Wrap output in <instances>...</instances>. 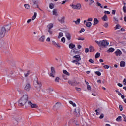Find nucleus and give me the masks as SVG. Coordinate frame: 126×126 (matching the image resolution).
Segmentation results:
<instances>
[{
	"mask_svg": "<svg viewBox=\"0 0 126 126\" xmlns=\"http://www.w3.org/2000/svg\"><path fill=\"white\" fill-rule=\"evenodd\" d=\"M102 20H103V21H107L108 20V16H107V15H104L102 17Z\"/></svg>",
	"mask_w": 126,
	"mask_h": 126,
	"instance_id": "a878e982",
	"label": "nucleus"
},
{
	"mask_svg": "<svg viewBox=\"0 0 126 126\" xmlns=\"http://www.w3.org/2000/svg\"><path fill=\"white\" fill-rule=\"evenodd\" d=\"M33 85L35 86V87L37 88V89H38V90H40L41 89L42 84H41V82H38L37 78H35L34 79L33 81Z\"/></svg>",
	"mask_w": 126,
	"mask_h": 126,
	"instance_id": "39448f33",
	"label": "nucleus"
},
{
	"mask_svg": "<svg viewBox=\"0 0 126 126\" xmlns=\"http://www.w3.org/2000/svg\"><path fill=\"white\" fill-rule=\"evenodd\" d=\"M85 53H88V52H89V49L88 48H86L85 49Z\"/></svg>",
	"mask_w": 126,
	"mask_h": 126,
	"instance_id": "69168bd1",
	"label": "nucleus"
},
{
	"mask_svg": "<svg viewBox=\"0 0 126 126\" xmlns=\"http://www.w3.org/2000/svg\"><path fill=\"white\" fill-rule=\"evenodd\" d=\"M77 39L79 41H84V38L83 37H79Z\"/></svg>",
	"mask_w": 126,
	"mask_h": 126,
	"instance_id": "c03bdc74",
	"label": "nucleus"
},
{
	"mask_svg": "<svg viewBox=\"0 0 126 126\" xmlns=\"http://www.w3.org/2000/svg\"><path fill=\"white\" fill-rule=\"evenodd\" d=\"M120 65L121 67H125L126 66V63L124 61H121Z\"/></svg>",
	"mask_w": 126,
	"mask_h": 126,
	"instance_id": "2eb2a0df",
	"label": "nucleus"
},
{
	"mask_svg": "<svg viewBox=\"0 0 126 126\" xmlns=\"http://www.w3.org/2000/svg\"><path fill=\"white\" fill-rule=\"evenodd\" d=\"M116 121H117V122H121V121H122V116H118L116 118Z\"/></svg>",
	"mask_w": 126,
	"mask_h": 126,
	"instance_id": "c85d7f7f",
	"label": "nucleus"
},
{
	"mask_svg": "<svg viewBox=\"0 0 126 126\" xmlns=\"http://www.w3.org/2000/svg\"><path fill=\"white\" fill-rule=\"evenodd\" d=\"M68 83L70 84V85H71L72 86H75L76 85V84L74 82H72L71 81H68Z\"/></svg>",
	"mask_w": 126,
	"mask_h": 126,
	"instance_id": "6ab92c4d",
	"label": "nucleus"
},
{
	"mask_svg": "<svg viewBox=\"0 0 126 126\" xmlns=\"http://www.w3.org/2000/svg\"><path fill=\"white\" fill-rule=\"evenodd\" d=\"M80 19H78L76 21H73V22L75 23V24H77V25H78L80 23Z\"/></svg>",
	"mask_w": 126,
	"mask_h": 126,
	"instance_id": "5701e85b",
	"label": "nucleus"
},
{
	"mask_svg": "<svg viewBox=\"0 0 126 126\" xmlns=\"http://www.w3.org/2000/svg\"><path fill=\"white\" fill-rule=\"evenodd\" d=\"M49 8H50V9H53V8H54V4L53 3L50 4Z\"/></svg>",
	"mask_w": 126,
	"mask_h": 126,
	"instance_id": "ea45409f",
	"label": "nucleus"
},
{
	"mask_svg": "<svg viewBox=\"0 0 126 126\" xmlns=\"http://www.w3.org/2000/svg\"><path fill=\"white\" fill-rule=\"evenodd\" d=\"M79 112H80L79 108H77L75 109L74 114L76 115L77 116H79V114H80Z\"/></svg>",
	"mask_w": 126,
	"mask_h": 126,
	"instance_id": "ddd939ff",
	"label": "nucleus"
},
{
	"mask_svg": "<svg viewBox=\"0 0 126 126\" xmlns=\"http://www.w3.org/2000/svg\"><path fill=\"white\" fill-rule=\"evenodd\" d=\"M115 51V48H110L107 51V53H113V52H114Z\"/></svg>",
	"mask_w": 126,
	"mask_h": 126,
	"instance_id": "a211bd4d",
	"label": "nucleus"
},
{
	"mask_svg": "<svg viewBox=\"0 0 126 126\" xmlns=\"http://www.w3.org/2000/svg\"><path fill=\"white\" fill-rule=\"evenodd\" d=\"M62 37H63V32H59L58 36V38L61 39Z\"/></svg>",
	"mask_w": 126,
	"mask_h": 126,
	"instance_id": "b1692460",
	"label": "nucleus"
},
{
	"mask_svg": "<svg viewBox=\"0 0 126 126\" xmlns=\"http://www.w3.org/2000/svg\"><path fill=\"white\" fill-rule=\"evenodd\" d=\"M24 7L26 9H29L30 8V5H29V4H24Z\"/></svg>",
	"mask_w": 126,
	"mask_h": 126,
	"instance_id": "7c9ffc66",
	"label": "nucleus"
},
{
	"mask_svg": "<svg viewBox=\"0 0 126 126\" xmlns=\"http://www.w3.org/2000/svg\"><path fill=\"white\" fill-rule=\"evenodd\" d=\"M120 111H123V106L121 105H119Z\"/></svg>",
	"mask_w": 126,
	"mask_h": 126,
	"instance_id": "4d7b16f0",
	"label": "nucleus"
},
{
	"mask_svg": "<svg viewBox=\"0 0 126 126\" xmlns=\"http://www.w3.org/2000/svg\"><path fill=\"white\" fill-rule=\"evenodd\" d=\"M95 74L98 75V76H101V72H100V71H96L95 72Z\"/></svg>",
	"mask_w": 126,
	"mask_h": 126,
	"instance_id": "79ce46f5",
	"label": "nucleus"
},
{
	"mask_svg": "<svg viewBox=\"0 0 126 126\" xmlns=\"http://www.w3.org/2000/svg\"><path fill=\"white\" fill-rule=\"evenodd\" d=\"M27 104L29 107H31V108H32L33 109L38 108V105L36 103H32L31 101H28Z\"/></svg>",
	"mask_w": 126,
	"mask_h": 126,
	"instance_id": "0eeeda50",
	"label": "nucleus"
},
{
	"mask_svg": "<svg viewBox=\"0 0 126 126\" xmlns=\"http://www.w3.org/2000/svg\"><path fill=\"white\" fill-rule=\"evenodd\" d=\"M73 59H75V60L72 61V63H75L76 65H77V66L80 65V63H79V61L81 60L80 55H75L73 56Z\"/></svg>",
	"mask_w": 126,
	"mask_h": 126,
	"instance_id": "20e7f679",
	"label": "nucleus"
},
{
	"mask_svg": "<svg viewBox=\"0 0 126 126\" xmlns=\"http://www.w3.org/2000/svg\"><path fill=\"white\" fill-rule=\"evenodd\" d=\"M25 77H28L29 76V75L30 74V71L29 70H26L24 73Z\"/></svg>",
	"mask_w": 126,
	"mask_h": 126,
	"instance_id": "f8f14e48",
	"label": "nucleus"
},
{
	"mask_svg": "<svg viewBox=\"0 0 126 126\" xmlns=\"http://www.w3.org/2000/svg\"><path fill=\"white\" fill-rule=\"evenodd\" d=\"M57 43L56 42V41H54V40H53V41H52V45H54V46H55V45H56Z\"/></svg>",
	"mask_w": 126,
	"mask_h": 126,
	"instance_id": "09e8293b",
	"label": "nucleus"
},
{
	"mask_svg": "<svg viewBox=\"0 0 126 126\" xmlns=\"http://www.w3.org/2000/svg\"><path fill=\"white\" fill-rule=\"evenodd\" d=\"M95 112L96 113V115H100V112H98V110H95Z\"/></svg>",
	"mask_w": 126,
	"mask_h": 126,
	"instance_id": "13d9d810",
	"label": "nucleus"
},
{
	"mask_svg": "<svg viewBox=\"0 0 126 126\" xmlns=\"http://www.w3.org/2000/svg\"><path fill=\"white\" fill-rule=\"evenodd\" d=\"M118 86H119V87H123V84H121V83H118L117 84Z\"/></svg>",
	"mask_w": 126,
	"mask_h": 126,
	"instance_id": "052dcab7",
	"label": "nucleus"
},
{
	"mask_svg": "<svg viewBox=\"0 0 126 126\" xmlns=\"http://www.w3.org/2000/svg\"><path fill=\"white\" fill-rule=\"evenodd\" d=\"M103 67H104V68H105V69H109V66H108V65H104V66H103Z\"/></svg>",
	"mask_w": 126,
	"mask_h": 126,
	"instance_id": "603ef678",
	"label": "nucleus"
},
{
	"mask_svg": "<svg viewBox=\"0 0 126 126\" xmlns=\"http://www.w3.org/2000/svg\"><path fill=\"white\" fill-rule=\"evenodd\" d=\"M96 4L98 5V6H100L101 8H103V7L102 6V5L101 4V3L99 2H97Z\"/></svg>",
	"mask_w": 126,
	"mask_h": 126,
	"instance_id": "49530a36",
	"label": "nucleus"
},
{
	"mask_svg": "<svg viewBox=\"0 0 126 126\" xmlns=\"http://www.w3.org/2000/svg\"><path fill=\"white\" fill-rule=\"evenodd\" d=\"M103 26H104V27L107 28V27H108V26H109V24L108 23H104Z\"/></svg>",
	"mask_w": 126,
	"mask_h": 126,
	"instance_id": "a19ab883",
	"label": "nucleus"
},
{
	"mask_svg": "<svg viewBox=\"0 0 126 126\" xmlns=\"http://www.w3.org/2000/svg\"><path fill=\"white\" fill-rule=\"evenodd\" d=\"M46 42H51V38H50V37H47L46 39Z\"/></svg>",
	"mask_w": 126,
	"mask_h": 126,
	"instance_id": "bf43d9fd",
	"label": "nucleus"
},
{
	"mask_svg": "<svg viewBox=\"0 0 126 126\" xmlns=\"http://www.w3.org/2000/svg\"><path fill=\"white\" fill-rule=\"evenodd\" d=\"M36 17H37V13L36 12H34V15L32 17V20H35V19H36Z\"/></svg>",
	"mask_w": 126,
	"mask_h": 126,
	"instance_id": "c756f323",
	"label": "nucleus"
},
{
	"mask_svg": "<svg viewBox=\"0 0 126 126\" xmlns=\"http://www.w3.org/2000/svg\"><path fill=\"white\" fill-rule=\"evenodd\" d=\"M92 25V23L91 22H87L86 23V26L87 27H91Z\"/></svg>",
	"mask_w": 126,
	"mask_h": 126,
	"instance_id": "4be33fe9",
	"label": "nucleus"
},
{
	"mask_svg": "<svg viewBox=\"0 0 126 126\" xmlns=\"http://www.w3.org/2000/svg\"><path fill=\"white\" fill-rule=\"evenodd\" d=\"M63 73H64V74H65L66 75H68V76H69V75H70V74L65 70H63Z\"/></svg>",
	"mask_w": 126,
	"mask_h": 126,
	"instance_id": "393cba45",
	"label": "nucleus"
},
{
	"mask_svg": "<svg viewBox=\"0 0 126 126\" xmlns=\"http://www.w3.org/2000/svg\"><path fill=\"white\" fill-rule=\"evenodd\" d=\"M53 27H54V24L52 23H50L47 25V28H48V29H52Z\"/></svg>",
	"mask_w": 126,
	"mask_h": 126,
	"instance_id": "412c9836",
	"label": "nucleus"
},
{
	"mask_svg": "<svg viewBox=\"0 0 126 126\" xmlns=\"http://www.w3.org/2000/svg\"><path fill=\"white\" fill-rule=\"evenodd\" d=\"M93 19L92 18H89L87 20V21H92Z\"/></svg>",
	"mask_w": 126,
	"mask_h": 126,
	"instance_id": "e2e57ef3",
	"label": "nucleus"
},
{
	"mask_svg": "<svg viewBox=\"0 0 126 126\" xmlns=\"http://www.w3.org/2000/svg\"><path fill=\"white\" fill-rule=\"evenodd\" d=\"M114 53L117 57H120L122 54V51L120 49H117Z\"/></svg>",
	"mask_w": 126,
	"mask_h": 126,
	"instance_id": "9d476101",
	"label": "nucleus"
},
{
	"mask_svg": "<svg viewBox=\"0 0 126 126\" xmlns=\"http://www.w3.org/2000/svg\"><path fill=\"white\" fill-rule=\"evenodd\" d=\"M60 80H61V79H60L59 77H56L55 79V82L59 83V82H60Z\"/></svg>",
	"mask_w": 126,
	"mask_h": 126,
	"instance_id": "72a5a7b5",
	"label": "nucleus"
},
{
	"mask_svg": "<svg viewBox=\"0 0 126 126\" xmlns=\"http://www.w3.org/2000/svg\"><path fill=\"white\" fill-rule=\"evenodd\" d=\"M98 23H99V20H98V19L94 18V24H93V25H96L98 24Z\"/></svg>",
	"mask_w": 126,
	"mask_h": 126,
	"instance_id": "dca6fc26",
	"label": "nucleus"
},
{
	"mask_svg": "<svg viewBox=\"0 0 126 126\" xmlns=\"http://www.w3.org/2000/svg\"><path fill=\"white\" fill-rule=\"evenodd\" d=\"M95 43L98 45L100 48H106L107 46H109V42L107 41V40H103L101 41H95Z\"/></svg>",
	"mask_w": 126,
	"mask_h": 126,
	"instance_id": "7ed1b4c3",
	"label": "nucleus"
},
{
	"mask_svg": "<svg viewBox=\"0 0 126 126\" xmlns=\"http://www.w3.org/2000/svg\"><path fill=\"white\" fill-rule=\"evenodd\" d=\"M61 42H62V43H65V37H62L61 38Z\"/></svg>",
	"mask_w": 126,
	"mask_h": 126,
	"instance_id": "58836bf2",
	"label": "nucleus"
},
{
	"mask_svg": "<svg viewBox=\"0 0 126 126\" xmlns=\"http://www.w3.org/2000/svg\"><path fill=\"white\" fill-rule=\"evenodd\" d=\"M103 118H104V114H101L99 117V119H103Z\"/></svg>",
	"mask_w": 126,
	"mask_h": 126,
	"instance_id": "6e6d98bb",
	"label": "nucleus"
},
{
	"mask_svg": "<svg viewBox=\"0 0 126 126\" xmlns=\"http://www.w3.org/2000/svg\"><path fill=\"white\" fill-rule=\"evenodd\" d=\"M112 14H113V15H115V14H116V10H113L112 11Z\"/></svg>",
	"mask_w": 126,
	"mask_h": 126,
	"instance_id": "680f3d73",
	"label": "nucleus"
},
{
	"mask_svg": "<svg viewBox=\"0 0 126 126\" xmlns=\"http://www.w3.org/2000/svg\"><path fill=\"white\" fill-rule=\"evenodd\" d=\"M11 28V25L10 24L6 25L4 27H1L0 28V37L3 38L5 36V33L10 30Z\"/></svg>",
	"mask_w": 126,
	"mask_h": 126,
	"instance_id": "f257e3e1",
	"label": "nucleus"
},
{
	"mask_svg": "<svg viewBox=\"0 0 126 126\" xmlns=\"http://www.w3.org/2000/svg\"><path fill=\"white\" fill-rule=\"evenodd\" d=\"M83 126H89V124H87V123H86V122H84Z\"/></svg>",
	"mask_w": 126,
	"mask_h": 126,
	"instance_id": "a18cd8bd",
	"label": "nucleus"
},
{
	"mask_svg": "<svg viewBox=\"0 0 126 126\" xmlns=\"http://www.w3.org/2000/svg\"><path fill=\"white\" fill-rule=\"evenodd\" d=\"M70 6H71V7H72L73 9H77L78 10H79V9L81 8V4L80 3H78L76 5L71 4L70 5Z\"/></svg>",
	"mask_w": 126,
	"mask_h": 126,
	"instance_id": "423d86ee",
	"label": "nucleus"
},
{
	"mask_svg": "<svg viewBox=\"0 0 126 126\" xmlns=\"http://www.w3.org/2000/svg\"><path fill=\"white\" fill-rule=\"evenodd\" d=\"M90 52H94V48L92 46L89 47Z\"/></svg>",
	"mask_w": 126,
	"mask_h": 126,
	"instance_id": "f704fd0d",
	"label": "nucleus"
},
{
	"mask_svg": "<svg viewBox=\"0 0 126 126\" xmlns=\"http://www.w3.org/2000/svg\"><path fill=\"white\" fill-rule=\"evenodd\" d=\"M47 31L49 33V35H53V31H52V30L48 29Z\"/></svg>",
	"mask_w": 126,
	"mask_h": 126,
	"instance_id": "473e14b6",
	"label": "nucleus"
},
{
	"mask_svg": "<svg viewBox=\"0 0 126 126\" xmlns=\"http://www.w3.org/2000/svg\"><path fill=\"white\" fill-rule=\"evenodd\" d=\"M115 30L120 29V28H121V26H120V25L119 24H117L115 27Z\"/></svg>",
	"mask_w": 126,
	"mask_h": 126,
	"instance_id": "c9c22d12",
	"label": "nucleus"
},
{
	"mask_svg": "<svg viewBox=\"0 0 126 126\" xmlns=\"http://www.w3.org/2000/svg\"><path fill=\"white\" fill-rule=\"evenodd\" d=\"M104 13H105V14H110V11H105L104 12Z\"/></svg>",
	"mask_w": 126,
	"mask_h": 126,
	"instance_id": "3c124183",
	"label": "nucleus"
},
{
	"mask_svg": "<svg viewBox=\"0 0 126 126\" xmlns=\"http://www.w3.org/2000/svg\"><path fill=\"white\" fill-rule=\"evenodd\" d=\"M76 90H77V91H80L81 90V89L79 88H78V87H76Z\"/></svg>",
	"mask_w": 126,
	"mask_h": 126,
	"instance_id": "774afa93",
	"label": "nucleus"
},
{
	"mask_svg": "<svg viewBox=\"0 0 126 126\" xmlns=\"http://www.w3.org/2000/svg\"><path fill=\"white\" fill-rule=\"evenodd\" d=\"M55 47H56V48H58V49H61V45H60V44L57 43L56 45H54Z\"/></svg>",
	"mask_w": 126,
	"mask_h": 126,
	"instance_id": "4c0bfd02",
	"label": "nucleus"
},
{
	"mask_svg": "<svg viewBox=\"0 0 126 126\" xmlns=\"http://www.w3.org/2000/svg\"><path fill=\"white\" fill-rule=\"evenodd\" d=\"M54 91V89L52 88H48L47 89H46V92L48 93H52Z\"/></svg>",
	"mask_w": 126,
	"mask_h": 126,
	"instance_id": "f3484780",
	"label": "nucleus"
},
{
	"mask_svg": "<svg viewBox=\"0 0 126 126\" xmlns=\"http://www.w3.org/2000/svg\"><path fill=\"white\" fill-rule=\"evenodd\" d=\"M32 21V19H28L27 20V23H30V22H31Z\"/></svg>",
	"mask_w": 126,
	"mask_h": 126,
	"instance_id": "338daca9",
	"label": "nucleus"
},
{
	"mask_svg": "<svg viewBox=\"0 0 126 126\" xmlns=\"http://www.w3.org/2000/svg\"><path fill=\"white\" fill-rule=\"evenodd\" d=\"M64 19H65V18L64 17H62L61 19L59 20V22L61 23H63L64 22Z\"/></svg>",
	"mask_w": 126,
	"mask_h": 126,
	"instance_id": "aec40b11",
	"label": "nucleus"
},
{
	"mask_svg": "<svg viewBox=\"0 0 126 126\" xmlns=\"http://www.w3.org/2000/svg\"><path fill=\"white\" fill-rule=\"evenodd\" d=\"M31 88V85H30V84H29V83L26 84L24 87V89L25 90H26V91H29Z\"/></svg>",
	"mask_w": 126,
	"mask_h": 126,
	"instance_id": "6e6552de",
	"label": "nucleus"
},
{
	"mask_svg": "<svg viewBox=\"0 0 126 126\" xmlns=\"http://www.w3.org/2000/svg\"><path fill=\"white\" fill-rule=\"evenodd\" d=\"M28 101V95L25 94L21 97L18 101V105L20 107H23Z\"/></svg>",
	"mask_w": 126,
	"mask_h": 126,
	"instance_id": "f03ea898",
	"label": "nucleus"
},
{
	"mask_svg": "<svg viewBox=\"0 0 126 126\" xmlns=\"http://www.w3.org/2000/svg\"><path fill=\"white\" fill-rule=\"evenodd\" d=\"M51 72L50 73V76H51V77H55V73H56V72L55 71V68L51 67Z\"/></svg>",
	"mask_w": 126,
	"mask_h": 126,
	"instance_id": "1a4fd4ad",
	"label": "nucleus"
},
{
	"mask_svg": "<svg viewBox=\"0 0 126 126\" xmlns=\"http://www.w3.org/2000/svg\"><path fill=\"white\" fill-rule=\"evenodd\" d=\"M123 82L124 85H126V79H124Z\"/></svg>",
	"mask_w": 126,
	"mask_h": 126,
	"instance_id": "8fccbe9b",
	"label": "nucleus"
},
{
	"mask_svg": "<svg viewBox=\"0 0 126 126\" xmlns=\"http://www.w3.org/2000/svg\"><path fill=\"white\" fill-rule=\"evenodd\" d=\"M89 62H90V63H94V60H93V59H90L89 60Z\"/></svg>",
	"mask_w": 126,
	"mask_h": 126,
	"instance_id": "0e129e2a",
	"label": "nucleus"
},
{
	"mask_svg": "<svg viewBox=\"0 0 126 126\" xmlns=\"http://www.w3.org/2000/svg\"><path fill=\"white\" fill-rule=\"evenodd\" d=\"M69 103L70 104V105H72L73 107H76V104L72 102V101H69Z\"/></svg>",
	"mask_w": 126,
	"mask_h": 126,
	"instance_id": "cd10ccee",
	"label": "nucleus"
},
{
	"mask_svg": "<svg viewBox=\"0 0 126 126\" xmlns=\"http://www.w3.org/2000/svg\"><path fill=\"white\" fill-rule=\"evenodd\" d=\"M87 88L88 90H91V86H90V85H88Z\"/></svg>",
	"mask_w": 126,
	"mask_h": 126,
	"instance_id": "864d4df0",
	"label": "nucleus"
},
{
	"mask_svg": "<svg viewBox=\"0 0 126 126\" xmlns=\"http://www.w3.org/2000/svg\"><path fill=\"white\" fill-rule=\"evenodd\" d=\"M101 56V54L99 52H97L95 56V59H97V58H99Z\"/></svg>",
	"mask_w": 126,
	"mask_h": 126,
	"instance_id": "2f4dec72",
	"label": "nucleus"
},
{
	"mask_svg": "<svg viewBox=\"0 0 126 126\" xmlns=\"http://www.w3.org/2000/svg\"><path fill=\"white\" fill-rule=\"evenodd\" d=\"M84 31H85V30L83 28H82L79 32L80 33H83V32H84Z\"/></svg>",
	"mask_w": 126,
	"mask_h": 126,
	"instance_id": "de8ad7c7",
	"label": "nucleus"
},
{
	"mask_svg": "<svg viewBox=\"0 0 126 126\" xmlns=\"http://www.w3.org/2000/svg\"><path fill=\"white\" fill-rule=\"evenodd\" d=\"M52 12H53V15H56V16L58 15V14H57V10L56 9H54Z\"/></svg>",
	"mask_w": 126,
	"mask_h": 126,
	"instance_id": "e433bc0d",
	"label": "nucleus"
},
{
	"mask_svg": "<svg viewBox=\"0 0 126 126\" xmlns=\"http://www.w3.org/2000/svg\"><path fill=\"white\" fill-rule=\"evenodd\" d=\"M46 38V36L45 35H42L39 39L38 41L41 43H44L45 42V39Z\"/></svg>",
	"mask_w": 126,
	"mask_h": 126,
	"instance_id": "9b49d317",
	"label": "nucleus"
},
{
	"mask_svg": "<svg viewBox=\"0 0 126 126\" xmlns=\"http://www.w3.org/2000/svg\"><path fill=\"white\" fill-rule=\"evenodd\" d=\"M65 37L67 38V40H68V41H70V40H71V36L70 35L69 33H66Z\"/></svg>",
	"mask_w": 126,
	"mask_h": 126,
	"instance_id": "4468645a",
	"label": "nucleus"
},
{
	"mask_svg": "<svg viewBox=\"0 0 126 126\" xmlns=\"http://www.w3.org/2000/svg\"><path fill=\"white\" fill-rule=\"evenodd\" d=\"M122 117H123V118L124 119H123L124 122H126V115L123 114L122 115Z\"/></svg>",
	"mask_w": 126,
	"mask_h": 126,
	"instance_id": "37998d69",
	"label": "nucleus"
},
{
	"mask_svg": "<svg viewBox=\"0 0 126 126\" xmlns=\"http://www.w3.org/2000/svg\"><path fill=\"white\" fill-rule=\"evenodd\" d=\"M123 11L125 13H126V6L123 7Z\"/></svg>",
	"mask_w": 126,
	"mask_h": 126,
	"instance_id": "5fc2aeb1",
	"label": "nucleus"
},
{
	"mask_svg": "<svg viewBox=\"0 0 126 126\" xmlns=\"http://www.w3.org/2000/svg\"><path fill=\"white\" fill-rule=\"evenodd\" d=\"M69 48L70 49H74V48H75V45L72 44V43H70L69 45Z\"/></svg>",
	"mask_w": 126,
	"mask_h": 126,
	"instance_id": "bb28decb",
	"label": "nucleus"
}]
</instances>
